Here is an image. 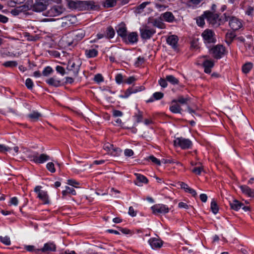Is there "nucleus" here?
<instances>
[{
	"label": "nucleus",
	"instance_id": "f257e3e1",
	"mask_svg": "<svg viewBox=\"0 0 254 254\" xmlns=\"http://www.w3.org/2000/svg\"><path fill=\"white\" fill-rule=\"evenodd\" d=\"M203 16L209 24L214 27H218L224 20V18L223 19L220 18L218 14L214 13L209 11H205Z\"/></svg>",
	"mask_w": 254,
	"mask_h": 254
},
{
	"label": "nucleus",
	"instance_id": "f03ea898",
	"mask_svg": "<svg viewBox=\"0 0 254 254\" xmlns=\"http://www.w3.org/2000/svg\"><path fill=\"white\" fill-rule=\"evenodd\" d=\"M28 158L30 161H33L37 164H42L47 161L50 160V157L46 154H39L37 152H33L32 154H29Z\"/></svg>",
	"mask_w": 254,
	"mask_h": 254
},
{
	"label": "nucleus",
	"instance_id": "7ed1b4c3",
	"mask_svg": "<svg viewBox=\"0 0 254 254\" xmlns=\"http://www.w3.org/2000/svg\"><path fill=\"white\" fill-rule=\"evenodd\" d=\"M42 187L37 186L34 188V191L37 194V197L39 198L44 204L50 203V200L47 191L42 190Z\"/></svg>",
	"mask_w": 254,
	"mask_h": 254
},
{
	"label": "nucleus",
	"instance_id": "20e7f679",
	"mask_svg": "<svg viewBox=\"0 0 254 254\" xmlns=\"http://www.w3.org/2000/svg\"><path fill=\"white\" fill-rule=\"evenodd\" d=\"M224 21H229V25L230 27L234 31L239 30L242 26L241 21L237 18L235 17H230L229 16H227L225 13Z\"/></svg>",
	"mask_w": 254,
	"mask_h": 254
},
{
	"label": "nucleus",
	"instance_id": "39448f33",
	"mask_svg": "<svg viewBox=\"0 0 254 254\" xmlns=\"http://www.w3.org/2000/svg\"><path fill=\"white\" fill-rule=\"evenodd\" d=\"M81 62L79 59L75 60H69L68 62L67 68L68 70L72 71L73 75L75 76L77 75Z\"/></svg>",
	"mask_w": 254,
	"mask_h": 254
},
{
	"label": "nucleus",
	"instance_id": "423d86ee",
	"mask_svg": "<svg viewBox=\"0 0 254 254\" xmlns=\"http://www.w3.org/2000/svg\"><path fill=\"white\" fill-rule=\"evenodd\" d=\"M49 4L48 0H34L32 8L36 12H41L46 9Z\"/></svg>",
	"mask_w": 254,
	"mask_h": 254
},
{
	"label": "nucleus",
	"instance_id": "0eeeda50",
	"mask_svg": "<svg viewBox=\"0 0 254 254\" xmlns=\"http://www.w3.org/2000/svg\"><path fill=\"white\" fill-rule=\"evenodd\" d=\"M174 144L176 146H179L183 149H186L191 147L192 142L189 139L178 137L174 140Z\"/></svg>",
	"mask_w": 254,
	"mask_h": 254
},
{
	"label": "nucleus",
	"instance_id": "6e6552de",
	"mask_svg": "<svg viewBox=\"0 0 254 254\" xmlns=\"http://www.w3.org/2000/svg\"><path fill=\"white\" fill-rule=\"evenodd\" d=\"M214 33L212 30L206 29L202 33L201 35L203 38L204 41L206 44L214 43L215 42L214 37Z\"/></svg>",
	"mask_w": 254,
	"mask_h": 254
},
{
	"label": "nucleus",
	"instance_id": "1a4fd4ad",
	"mask_svg": "<svg viewBox=\"0 0 254 254\" xmlns=\"http://www.w3.org/2000/svg\"><path fill=\"white\" fill-rule=\"evenodd\" d=\"M225 48L221 45H218L210 49V53L216 59H220L224 55Z\"/></svg>",
	"mask_w": 254,
	"mask_h": 254
},
{
	"label": "nucleus",
	"instance_id": "9d476101",
	"mask_svg": "<svg viewBox=\"0 0 254 254\" xmlns=\"http://www.w3.org/2000/svg\"><path fill=\"white\" fill-rule=\"evenodd\" d=\"M140 35L143 39H150L156 32L153 28H150L148 26H145L144 28L140 29Z\"/></svg>",
	"mask_w": 254,
	"mask_h": 254
},
{
	"label": "nucleus",
	"instance_id": "9b49d317",
	"mask_svg": "<svg viewBox=\"0 0 254 254\" xmlns=\"http://www.w3.org/2000/svg\"><path fill=\"white\" fill-rule=\"evenodd\" d=\"M152 212L155 214H164L168 212L169 208L165 205L157 204L151 207Z\"/></svg>",
	"mask_w": 254,
	"mask_h": 254
},
{
	"label": "nucleus",
	"instance_id": "f8f14e48",
	"mask_svg": "<svg viewBox=\"0 0 254 254\" xmlns=\"http://www.w3.org/2000/svg\"><path fill=\"white\" fill-rule=\"evenodd\" d=\"M65 9L61 5H55L48 11V14L50 16H57L64 12Z\"/></svg>",
	"mask_w": 254,
	"mask_h": 254
},
{
	"label": "nucleus",
	"instance_id": "ddd939ff",
	"mask_svg": "<svg viewBox=\"0 0 254 254\" xmlns=\"http://www.w3.org/2000/svg\"><path fill=\"white\" fill-rule=\"evenodd\" d=\"M72 36L73 38L72 43L74 45H76L78 41L84 38L85 36V32L82 29L77 30L72 32Z\"/></svg>",
	"mask_w": 254,
	"mask_h": 254
},
{
	"label": "nucleus",
	"instance_id": "4468645a",
	"mask_svg": "<svg viewBox=\"0 0 254 254\" xmlns=\"http://www.w3.org/2000/svg\"><path fill=\"white\" fill-rule=\"evenodd\" d=\"M148 23H151L153 26L157 27L160 29H164L165 28V24L163 22V19L160 17V18H149L148 20Z\"/></svg>",
	"mask_w": 254,
	"mask_h": 254
},
{
	"label": "nucleus",
	"instance_id": "2eb2a0df",
	"mask_svg": "<svg viewBox=\"0 0 254 254\" xmlns=\"http://www.w3.org/2000/svg\"><path fill=\"white\" fill-rule=\"evenodd\" d=\"M148 243L153 249L160 248L163 245V242L159 239L151 238L148 240Z\"/></svg>",
	"mask_w": 254,
	"mask_h": 254
},
{
	"label": "nucleus",
	"instance_id": "dca6fc26",
	"mask_svg": "<svg viewBox=\"0 0 254 254\" xmlns=\"http://www.w3.org/2000/svg\"><path fill=\"white\" fill-rule=\"evenodd\" d=\"M81 8L87 10H94L98 6L94 1H81Z\"/></svg>",
	"mask_w": 254,
	"mask_h": 254
},
{
	"label": "nucleus",
	"instance_id": "f3484780",
	"mask_svg": "<svg viewBox=\"0 0 254 254\" xmlns=\"http://www.w3.org/2000/svg\"><path fill=\"white\" fill-rule=\"evenodd\" d=\"M56 250V246L54 243L49 242L44 244V247L39 250L43 253H49L55 252Z\"/></svg>",
	"mask_w": 254,
	"mask_h": 254
},
{
	"label": "nucleus",
	"instance_id": "a211bd4d",
	"mask_svg": "<svg viewBox=\"0 0 254 254\" xmlns=\"http://www.w3.org/2000/svg\"><path fill=\"white\" fill-rule=\"evenodd\" d=\"M160 18L163 20L169 23H172L175 20V17L171 12L167 11L162 13Z\"/></svg>",
	"mask_w": 254,
	"mask_h": 254
},
{
	"label": "nucleus",
	"instance_id": "6ab92c4d",
	"mask_svg": "<svg viewBox=\"0 0 254 254\" xmlns=\"http://www.w3.org/2000/svg\"><path fill=\"white\" fill-rule=\"evenodd\" d=\"M178 40V37L174 35L169 36L166 40L167 44L170 45L174 49L177 48Z\"/></svg>",
	"mask_w": 254,
	"mask_h": 254
},
{
	"label": "nucleus",
	"instance_id": "aec40b11",
	"mask_svg": "<svg viewBox=\"0 0 254 254\" xmlns=\"http://www.w3.org/2000/svg\"><path fill=\"white\" fill-rule=\"evenodd\" d=\"M126 42L129 44H134L138 41V34L136 32H132L128 35H127V40H124Z\"/></svg>",
	"mask_w": 254,
	"mask_h": 254
},
{
	"label": "nucleus",
	"instance_id": "412c9836",
	"mask_svg": "<svg viewBox=\"0 0 254 254\" xmlns=\"http://www.w3.org/2000/svg\"><path fill=\"white\" fill-rule=\"evenodd\" d=\"M117 34L121 37L124 40H127V30L124 25H120L117 28Z\"/></svg>",
	"mask_w": 254,
	"mask_h": 254
},
{
	"label": "nucleus",
	"instance_id": "4be33fe9",
	"mask_svg": "<svg viewBox=\"0 0 254 254\" xmlns=\"http://www.w3.org/2000/svg\"><path fill=\"white\" fill-rule=\"evenodd\" d=\"M240 189L243 193L248 195L250 197H254V190L251 189L250 187L246 185H243L240 186Z\"/></svg>",
	"mask_w": 254,
	"mask_h": 254
},
{
	"label": "nucleus",
	"instance_id": "5701e85b",
	"mask_svg": "<svg viewBox=\"0 0 254 254\" xmlns=\"http://www.w3.org/2000/svg\"><path fill=\"white\" fill-rule=\"evenodd\" d=\"M66 1L69 8L78 9L81 8V1L80 0L73 1L72 0H66Z\"/></svg>",
	"mask_w": 254,
	"mask_h": 254
},
{
	"label": "nucleus",
	"instance_id": "b1692460",
	"mask_svg": "<svg viewBox=\"0 0 254 254\" xmlns=\"http://www.w3.org/2000/svg\"><path fill=\"white\" fill-rule=\"evenodd\" d=\"M214 66V63L212 61L205 60L203 63V66L204 68V72L206 73H210L211 71V68Z\"/></svg>",
	"mask_w": 254,
	"mask_h": 254
},
{
	"label": "nucleus",
	"instance_id": "393cba45",
	"mask_svg": "<svg viewBox=\"0 0 254 254\" xmlns=\"http://www.w3.org/2000/svg\"><path fill=\"white\" fill-rule=\"evenodd\" d=\"M42 117V114L38 111H33L31 113L27 115V117L33 122L38 121Z\"/></svg>",
	"mask_w": 254,
	"mask_h": 254
},
{
	"label": "nucleus",
	"instance_id": "a878e982",
	"mask_svg": "<svg viewBox=\"0 0 254 254\" xmlns=\"http://www.w3.org/2000/svg\"><path fill=\"white\" fill-rule=\"evenodd\" d=\"M137 181L135 182V184L138 186H141L142 183L147 184L148 183L147 179L143 175L135 174Z\"/></svg>",
	"mask_w": 254,
	"mask_h": 254
},
{
	"label": "nucleus",
	"instance_id": "bb28decb",
	"mask_svg": "<svg viewBox=\"0 0 254 254\" xmlns=\"http://www.w3.org/2000/svg\"><path fill=\"white\" fill-rule=\"evenodd\" d=\"M230 205L232 209L236 211L239 210L244 205L242 203L236 199H234L232 202H230Z\"/></svg>",
	"mask_w": 254,
	"mask_h": 254
},
{
	"label": "nucleus",
	"instance_id": "cd10ccee",
	"mask_svg": "<svg viewBox=\"0 0 254 254\" xmlns=\"http://www.w3.org/2000/svg\"><path fill=\"white\" fill-rule=\"evenodd\" d=\"M236 35L234 31H228L226 34V42L228 45L231 44Z\"/></svg>",
	"mask_w": 254,
	"mask_h": 254
},
{
	"label": "nucleus",
	"instance_id": "c85d7f7f",
	"mask_svg": "<svg viewBox=\"0 0 254 254\" xmlns=\"http://www.w3.org/2000/svg\"><path fill=\"white\" fill-rule=\"evenodd\" d=\"M170 110L173 113H181L182 108L181 106L177 103H171L170 106Z\"/></svg>",
	"mask_w": 254,
	"mask_h": 254
},
{
	"label": "nucleus",
	"instance_id": "c756f323",
	"mask_svg": "<svg viewBox=\"0 0 254 254\" xmlns=\"http://www.w3.org/2000/svg\"><path fill=\"white\" fill-rule=\"evenodd\" d=\"M143 89L142 87H138L135 88H128L125 92L124 97L127 98L131 93H136L138 91H140Z\"/></svg>",
	"mask_w": 254,
	"mask_h": 254
},
{
	"label": "nucleus",
	"instance_id": "7c9ffc66",
	"mask_svg": "<svg viewBox=\"0 0 254 254\" xmlns=\"http://www.w3.org/2000/svg\"><path fill=\"white\" fill-rule=\"evenodd\" d=\"M46 82L50 85L58 87L61 85V81L55 77H51L46 80Z\"/></svg>",
	"mask_w": 254,
	"mask_h": 254
},
{
	"label": "nucleus",
	"instance_id": "2f4dec72",
	"mask_svg": "<svg viewBox=\"0 0 254 254\" xmlns=\"http://www.w3.org/2000/svg\"><path fill=\"white\" fill-rule=\"evenodd\" d=\"M25 8H26L25 5H22L21 6L16 7V8L12 9L11 10L10 12L12 15H13L14 16H16V15H19V14L20 12H21L22 11L25 10Z\"/></svg>",
	"mask_w": 254,
	"mask_h": 254
},
{
	"label": "nucleus",
	"instance_id": "473e14b6",
	"mask_svg": "<svg viewBox=\"0 0 254 254\" xmlns=\"http://www.w3.org/2000/svg\"><path fill=\"white\" fill-rule=\"evenodd\" d=\"M105 33V37L108 39H111L114 37L115 32L114 29L111 26L107 28Z\"/></svg>",
	"mask_w": 254,
	"mask_h": 254
},
{
	"label": "nucleus",
	"instance_id": "72a5a7b5",
	"mask_svg": "<svg viewBox=\"0 0 254 254\" xmlns=\"http://www.w3.org/2000/svg\"><path fill=\"white\" fill-rule=\"evenodd\" d=\"M98 54V51L96 49H87L85 51V55L88 58L95 57Z\"/></svg>",
	"mask_w": 254,
	"mask_h": 254
},
{
	"label": "nucleus",
	"instance_id": "f704fd0d",
	"mask_svg": "<svg viewBox=\"0 0 254 254\" xmlns=\"http://www.w3.org/2000/svg\"><path fill=\"white\" fill-rule=\"evenodd\" d=\"M166 79L167 81L173 85L178 84L179 83L178 79L172 75H167Z\"/></svg>",
	"mask_w": 254,
	"mask_h": 254
},
{
	"label": "nucleus",
	"instance_id": "c9c22d12",
	"mask_svg": "<svg viewBox=\"0 0 254 254\" xmlns=\"http://www.w3.org/2000/svg\"><path fill=\"white\" fill-rule=\"evenodd\" d=\"M116 0H105L104 2V6L106 8H109L114 6L116 4Z\"/></svg>",
	"mask_w": 254,
	"mask_h": 254
},
{
	"label": "nucleus",
	"instance_id": "e433bc0d",
	"mask_svg": "<svg viewBox=\"0 0 254 254\" xmlns=\"http://www.w3.org/2000/svg\"><path fill=\"white\" fill-rule=\"evenodd\" d=\"M68 193L75 195L76 191L72 188L66 187L65 190L62 191V194L63 196H64Z\"/></svg>",
	"mask_w": 254,
	"mask_h": 254
},
{
	"label": "nucleus",
	"instance_id": "4c0bfd02",
	"mask_svg": "<svg viewBox=\"0 0 254 254\" xmlns=\"http://www.w3.org/2000/svg\"><path fill=\"white\" fill-rule=\"evenodd\" d=\"M253 64L251 63H248L245 64L242 67V70L244 73H248L252 68Z\"/></svg>",
	"mask_w": 254,
	"mask_h": 254
},
{
	"label": "nucleus",
	"instance_id": "58836bf2",
	"mask_svg": "<svg viewBox=\"0 0 254 254\" xmlns=\"http://www.w3.org/2000/svg\"><path fill=\"white\" fill-rule=\"evenodd\" d=\"M134 117L137 123H140L143 120V113L139 110H137Z\"/></svg>",
	"mask_w": 254,
	"mask_h": 254
},
{
	"label": "nucleus",
	"instance_id": "ea45409f",
	"mask_svg": "<svg viewBox=\"0 0 254 254\" xmlns=\"http://www.w3.org/2000/svg\"><path fill=\"white\" fill-rule=\"evenodd\" d=\"M122 152V150L118 147L113 146V148L111 151L110 154L112 156H119Z\"/></svg>",
	"mask_w": 254,
	"mask_h": 254
},
{
	"label": "nucleus",
	"instance_id": "a19ab883",
	"mask_svg": "<svg viewBox=\"0 0 254 254\" xmlns=\"http://www.w3.org/2000/svg\"><path fill=\"white\" fill-rule=\"evenodd\" d=\"M211 209L213 213L216 214L218 211V207L216 201L213 200L211 202Z\"/></svg>",
	"mask_w": 254,
	"mask_h": 254
},
{
	"label": "nucleus",
	"instance_id": "79ce46f5",
	"mask_svg": "<svg viewBox=\"0 0 254 254\" xmlns=\"http://www.w3.org/2000/svg\"><path fill=\"white\" fill-rule=\"evenodd\" d=\"M188 101V98H185L182 96H180L178 97L177 100H173L172 101V103H177V102H179L182 104H186L187 103Z\"/></svg>",
	"mask_w": 254,
	"mask_h": 254
},
{
	"label": "nucleus",
	"instance_id": "37998d69",
	"mask_svg": "<svg viewBox=\"0 0 254 254\" xmlns=\"http://www.w3.org/2000/svg\"><path fill=\"white\" fill-rule=\"evenodd\" d=\"M53 72V70L51 66H48L46 67L43 72L42 74L44 76H47Z\"/></svg>",
	"mask_w": 254,
	"mask_h": 254
},
{
	"label": "nucleus",
	"instance_id": "c03bdc74",
	"mask_svg": "<svg viewBox=\"0 0 254 254\" xmlns=\"http://www.w3.org/2000/svg\"><path fill=\"white\" fill-rule=\"evenodd\" d=\"M0 241L3 244L7 245V246L10 245V243H11L10 239L7 236H5V237L0 236Z\"/></svg>",
	"mask_w": 254,
	"mask_h": 254
},
{
	"label": "nucleus",
	"instance_id": "a18cd8bd",
	"mask_svg": "<svg viewBox=\"0 0 254 254\" xmlns=\"http://www.w3.org/2000/svg\"><path fill=\"white\" fill-rule=\"evenodd\" d=\"M115 80L118 84H121L124 82L125 79L124 77L121 73H118L115 76Z\"/></svg>",
	"mask_w": 254,
	"mask_h": 254
},
{
	"label": "nucleus",
	"instance_id": "49530a36",
	"mask_svg": "<svg viewBox=\"0 0 254 254\" xmlns=\"http://www.w3.org/2000/svg\"><path fill=\"white\" fill-rule=\"evenodd\" d=\"M204 18L205 17L203 16V14L201 16L198 17L196 19V23L198 26L202 27L205 24L204 22Z\"/></svg>",
	"mask_w": 254,
	"mask_h": 254
},
{
	"label": "nucleus",
	"instance_id": "de8ad7c7",
	"mask_svg": "<svg viewBox=\"0 0 254 254\" xmlns=\"http://www.w3.org/2000/svg\"><path fill=\"white\" fill-rule=\"evenodd\" d=\"M3 65L5 67H15L17 65V63L16 61H7L3 64Z\"/></svg>",
	"mask_w": 254,
	"mask_h": 254
},
{
	"label": "nucleus",
	"instance_id": "09e8293b",
	"mask_svg": "<svg viewBox=\"0 0 254 254\" xmlns=\"http://www.w3.org/2000/svg\"><path fill=\"white\" fill-rule=\"evenodd\" d=\"M46 168L51 173H55L56 171L54 164L52 162L48 163L46 165Z\"/></svg>",
	"mask_w": 254,
	"mask_h": 254
},
{
	"label": "nucleus",
	"instance_id": "8fccbe9b",
	"mask_svg": "<svg viewBox=\"0 0 254 254\" xmlns=\"http://www.w3.org/2000/svg\"><path fill=\"white\" fill-rule=\"evenodd\" d=\"M164 96V94L160 92H156L153 93V97L155 100H160Z\"/></svg>",
	"mask_w": 254,
	"mask_h": 254
},
{
	"label": "nucleus",
	"instance_id": "3c124183",
	"mask_svg": "<svg viewBox=\"0 0 254 254\" xmlns=\"http://www.w3.org/2000/svg\"><path fill=\"white\" fill-rule=\"evenodd\" d=\"M94 80L97 83H100L104 80L103 77L101 74H97L95 75Z\"/></svg>",
	"mask_w": 254,
	"mask_h": 254
},
{
	"label": "nucleus",
	"instance_id": "603ef678",
	"mask_svg": "<svg viewBox=\"0 0 254 254\" xmlns=\"http://www.w3.org/2000/svg\"><path fill=\"white\" fill-rule=\"evenodd\" d=\"M113 144H111L108 142L104 145L103 148L105 150L108 151L110 154L112 149L113 148Z\"/></svg>",
	"mask_w": 254,
	"mask_h": 254
},
{
	"label": "nucleus",
	"instance_id": "864d4df0",
	"mask_svg": "<svg viewBox=\"0 0 254 254\" xmlns=\"http://www.w3.org/2000/svg\"><path fill=\"white\" fill-rule=\"evenodd\" d=\"M25 85L28 89H32L33 87V83L32 80L30 78H27L25 81Z\"/></svg>",
	"mask_w": 254,
	"mask_h": 254
},
{
	"label": "nucleus",
	"instance_id": "5fc2aeb1",
	"mask_svg": "<svg viewBox=\"0 0 254 254\" xmlns=\"http://www.w3.org/2000/svg\"><path fill=\"white\" fill-rule=\"evenodd\" d=\"M11 150V148L9 147L6 146L3 144H0V152L5 153L6 152Z\"/></svg>",
	"mask_w": 254,
	"mask_h": 254
},
{
	"label": "nucleus",
	"instance_id": "6e6d98bb",
	"mask_svg": "<svg viewBox=\"0 0 254 254\" xmlns=\"http://www.w3.org/2000/svg\"><path fill=\"white\" fill-rule=\"evenodd\" d=\"M203 171V168L202 167H194L191 170V171L197 175H200Z\"/></svg>",
	"mask_w": 254,
	"mask_h": 254
},
{
	"label": "nucleus",
	"instance_id": "4d7b16f0",
	"mask_svg": "<svg viewBox=\"0 0 254 254\" xmlns=\"http://www.w3.org/2000/svg\"><path fill=\"white\" fill-rule=\"evenodd\" d=\"M149 159L155 164L158 165H160L161 164V161L153 156H150Z\"/></svg>",
	"mask_w": 254,
	"mask_h": 254
},
{
	"label": "nucleus",
	"instance_id": "13d9d810",
	"mask_svg": "<svg viewBox=\"0 0 254 254\" xmlns=\"http://www.w3.org/2000/svg\"><path fill=\"white\" fill-rule=\"evenodd\" d=\"M56 69L58 73L62 75H64L65 73L64 68L61 66L57 65L56 67Z\"/></svg>",
	"mask_w": 254,
	"mask_h": 254
},
{
	"label": "nucleus",
	"instance_id": "bf43d9fd",
	"mask_svg": "<svg viewBox=\"0 0 254 254\" xmlns=\"http://www.w3.org/2000/svg\"><path fill=\"white\" fill-rule=\"evenodd\" d=\"M159 83L160 85L163 88L166 87L168 85L167 81L166 78H161L159 81Z\"/></svg>",
	"mask_w": 254,
	"mask_h": 254
},
{
	"label": "nucleus",
	"instance_id": "052dcab7",
	"mask_svg": "<svg viewBox=\"0 0 254 254\" xmlns=\"http://www.w3.org/2000/svg\"><path fill=\"white\" fill-rule=\"evenodd\" d=\"M124 154L126 156L131 157L134 154V152L131 149H126L125 150Z\"/></svg>",
	"mask_w": 254,
	"mask_h": 254
},
{
	"label": "nucleus",
	"instance_id": "680f3d73",
	"mask_svg": "<svg viewBox=\"0 0 254 254\" xmlns=\"http://www.w3.org/2000/svg\"><path fill=\"white\" fill-rule=\"evenodd\" d=\"M180 186L181 189H184L186 192L189 190L190 187L184 182H180Z\"/></svg>",
	"mask_w": 254,
	"mask_h": 254
},
{
	"label": "nucleus",
	"instance_id": "e2e57ef3",
	"mask_svg": "<svg viewBox=\"0 0 254 254\" xmlns=\"http://www.w3.org/2000/svg\"><path fill=\"white\" fill-rule=\"evenodd\" d=\"M9 203L11 205H13L15 206L17 205L18 203V200L16 197H13L10 198Z\"/></svg>",
	"mask_w": 254,
	"mask_h": 254
},
{
	"label": "nucleus",
	"instance_id": "0e129e2a",
	"mask_svg": "<svg viewBox=\"0 0 254 254\" xmlns=\"http://www.w3.org/2000/svg\"><path fill=\"white\" fill-rule=\"evenodd\" d=\"M144 62V59L143 57H139L137 58V61L135 62V64L138 66L142 64Z\"/></svg>",
	"mask_w": 254,
	"mask_h": 254
},
{
	"label": "nucleus",
	"instance_id": "69168bd1",
	"mask_svg": "<svg viewBox=\"0 0 254 254\" xmlns=\"http://www.w3.org/2000/svg\"><path fill=\"white\" fill-rule=\"evenodd\" d=\"M190 205H188L186 203L181 202L178 204V207L181 208H184L188 209L189 208Z\"/></svg>",
	"mask_w": 254,
	"mask_h": 254
},
{
	"label": "nucleus",
	"instance_id": "338daca9",
	"mask_svg": "<svg viewBox=\"0 0 254 254\" xmlns=\"http://www.w3.org/2000/svg\"><path fill=\"white\" fill-rule=\"evenodd\" d=\"M67 184L69 185L72 186L74 187H76V186L78 185L79 184V183L78 182L74 180H72V179L68 180Z\"/></svg>",
	"mask_w": 254,
	"mask_h": 254
},
{
	"label": "nucleus",
	"instance_id": "774afa93",
	"mask_svg": "<svg viewBox=\"0 0 254 254\" xmlns=\"http://www.w3.org/2000/svg\"><path fill=\"white\" fill-rule=\"evenodd\" d=\"M135 80V79L133 76H130L127 79H125L124 82L130 84L133 83Z\"/></svg>",
	"mask_w": 254,
	"mask_h": 254
}]
</instances>
